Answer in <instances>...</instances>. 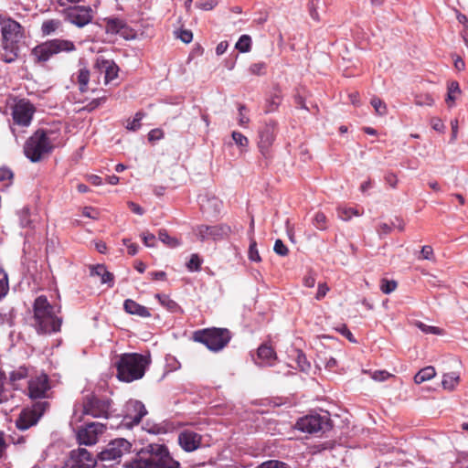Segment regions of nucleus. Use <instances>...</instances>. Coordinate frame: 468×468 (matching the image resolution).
I'll use <instances>...</instances> for the list:
<instances>
[{
	"label": "nucleus",
	"instance_id": "58",
	"mask_svg": "<svg viewBox=\"0 0 468 468\" xmlns=\"http://www.w3.org/2000/svg\"><path fill=\"white\" fill-rule=\"evenodd\" d=\"M420 259L432 261L434 259L433 250L431 246H423L420 250Z\"/></svg>",
	"mask_w": 468,
	"mask_h": 468
},
{
	"label": "nucleus",
	"instance_id": "40",
	"mask_svg": "<svg viewBox=\"0 0 468 468\" xmlns=\"http://www.w3.org/2000/svg\"><path fill=\"white\" fill-rule=\"evenodd\" d=\"M370 103H371L372 107L374 108L377 114H378L380 116H384L387 114V112H388L387 105L382 100H380L378 97H374L371 99Z\"/></svg>",
	"mask_w": 468,
	"mask_h": 468
},
{
	"label": "nucleus",
	"instance_id": "54",
	"mask_svg": "<svg viewBox=\"0 0 468 468\" xmlns=\"http://www.w3.org/2000/svg\"><path fill=\"white\" fill-rule=\"evenodd\" d=\"M144 244L146 247L154 248L156 245V238L154 234L144 232L141 235Z\"/></svg>",
	"mask_w": 468,
	"mask_h": 468
},
{
	"label": "nucleus",
	"instance_id": "49",
	"mask_svg": "<svg viewBox=\"0 0 468 468\" xmlns=\"http://www.w3.org/2000/svg\"><path fill=\"white\" fill-rule=\"evenodd\" d=\"M231 137H232L233 141L235 142V144L238 146H239L241 149L246 148L249 144L248 138L239 132H236V131L232 132Z\"/></svg>",
	"mask_w": 468,
	"mask_h": 468
},
{
	"label": "nucleus",
	"instance_id": "43",
	"mask_svg": "<svg viewBox=\"0 0 468 468\" xmlns=\"http://www.w3.org/2000/svg\"><path fill=\"white\" fill-rule=\"evenodd\" d=\"M239 117H238V122L240 126L246 127L248 123L250 122V118L248 116V109L245 105L239 104Z\"/></svg>",
	"mask_w": 468,
	"mask_h": 468
},
{
	"label": "nucleus",
	"instance_id": "9",
	"mask_svg": "<svg viewBox=\"0 0 468 468\" xmlns=\"http://www.w3.org/2000/svg\"><path fill=\"white\" fill-rule=\"evenodd\" d=\"M295 428L305 433H316L318 431H326L331 429L330 419L327 415L311 414L300 418Z\"/></svg>",
	"mask_w": 468,
	"mask_h": 468
},
{
	"label": "nucleus",
	"instance_id": "53",
	"mask_svg": "<svg viewBox=\"0 0 468 468\" xmlns=\"http://www.w3.org/2000/svg\"><path fill=\"white\" fill-rule=\"evenodd\" d=\"M320 362L324 366V367L328 370H335V368L337 367V361L333 356H324L319 357Z\"/></svg>",
	"mask_w": 468,
	"mask_h": 468
},
{
	"label": "nucleus",
	"instance_id": "16",
	"mask_svg": "<svg viewBox=\"0 0 468 468\" xmlns=\"http://www.w3.org/2000/svg\"><path fill=\"white\" fill-rule=\"evenodd\" d=\"M111 402L109 399H101L97 397L87 399L83 405V413L93 418L109 417Z\"/></svg>",
	"mask_w": 468,
	"mask_h": 468
},
{
	"label": "nucleus",
	"instance_id": "18",
	"mask_svg": "<svg viewBox=\"0 0 468 468\" xmlns=\"http://www.w3.org/2000/svg\"><path fill=\"white\" fill-rule=\"evenodd\" d=\"M277 123L270 121L259 132L258 146L261 154L265 157L269 155V151L272 145L276 135Z\"/></svg>",
	"mask_w": 468,
	"mask_h": 468
},
{
	"label": "nucleus",
	"instance_id": "26",
	"mask_svg": "<svg viewBox=\"0 0 468 468\" xmlns=\"http://www.w3.org/2000/svg\"><path fill=\"white\" fill-rule=\"evenodd\" d=\"M90 273V276L100 277L102 284H109V286H112L113 275L106 270L104 265L98 264L96 266H91Z\"/></svg>",
	"mask_w": 468,
	"mask_h": 468
},
{
	"label": "nucleus",
	"instance_id": "52",
	"mask_svg": "<svg viewBox=\"0 0 468 468\" xmlns=\"http://www.w3.org/2000/svg\"><path fill=\"white\" fill-rule=\"evenodd\" d=\"M296 361H297L299 368L302 371H307L310 369V367H311L310 363L307 361L305 355L300 350L297 351Z\"/></svg>",
	"mask_w": 468,
	"mask_h": 468
},
{
	"label": "nucleus",
	"instance_id": "7",
	"mask_svg": "<svg viewBox=\"0 0 468 468\" xmlns=\"http://www.w3.org/2000/svg\"><path fill=\"white\" fill-rule=\"evenodd\" d=\"M35 112V106L27 99H19L15 102L12 107L13 124L10 125V129L16 138L17 137L16 126L28 127Z\"/></svg>",
	"mask_w": 468,
	"mask_h": 468
},
{
	"label": "nucleus",
	"instance_id": "36",
	"mask_svg": "<svg viewBox=\"0 0 468 468\" xmlns=\"http://www.w3.org/2000/svg\"><path fill=\"white\" fill-rule=\"evenodd\" d=\"M235 48L242 53L249 52L251 48V37L249 35H242L237 41Z\"/></svg>",
	"mask_w": 468,
	"mask_h": 468
},
{
	"label": "nucleus",
	"instance_id": "47",
	"mask_svg": "<svg viewBox=\"0 0 468 468\" xmlns=\"http://www.w3.org/2000/svg\"><path fill=\"white\" fill-rule=\"evenodd\" d=\"M397 286V282H395L394 280L389 281L387 279H382L380 290L383 293L389 294L396 290Z\"/></svg>",
	"mask_w": 468,
	"mask_h": 468
},
{
	"label": "nucleus",
	"instance_id": "8",
	"mask_svg": "<svg viewBox=\"0 0 468 468\" xmlns=\"http://www.w3.org/2000/svg\"><path fill=\"white\" fill-rule=\"evenodd\" d=\"M107 430V425L98 421L85 423L76 431L77 441L80 445L92 446L99 441Z\"/></svg>",
	"mask_w": 468,
	"mask_h": 468
},
{
	"label": "nucleus",
	"instance_id": "39",
	"mask_svg": "<svg viewBox=\"0 0 468 468\" xmlns=\"http://www.w3.org/2000/svg\"><path fill=\"white\" fill-rule=\"evenodd\" d=\"M313 225L317 229L325 230L328 227L326 216L321 211L316 212L313 218Z\"/></svg>",
	"mask_w": 468,
	"mask_h": 468
},
{
	"label": "nucleus",
	"instance_id": "37",
	"mask_svg": "<svg viewBox=\"0 0 468 468\" xmlns=\"http://www.w3.org/2000/svg\"><path fill=\"white\" fill-rule=\"evenodd\" d=\"M337 214L338 218L345 221L351 219L353 216L359 217L361 215L357 209L353 207H338Z\"/></svg>",
	"mask_w": 468,
	"mask_h": 468
},
{
	"label": "nucleus",
	"instance_id": "42",
	"mask_svg": "<svg viewBox=\"0 0 468 468\" xmlns=\"http://www.w3.org/2000/svg\"><path fill=\"white\" fill-rule=\"evenodd\" d=\"M248 257L251 261L260 262L261 261L259 250L257 249V243L252 238L250 239V242Z\"/></svg>",
	"mask_w": 468,
	"mask_h": 468
},
{
	"label": "nucleus",
	"instance_id": "30",
	"mask_svg": "<svg viewBox=\"0 0 468 468\" xmlns=\"http://www.w3.org/2000/svg\"><path fill=\"white\" fill-rule=\"evenodd\" d=\"M461 94V88L457 81L452 80L447 86V97L446 103L449 107H452L457 99L458 95Z\"/></svg>",
	"mask_w": 468,
	"mask_h": 468
},
{
	"label": "nucleus",
	"instance_id": "61",
	"mask_svg": "<svg viewBox=\"0 0 468 468\" xmlns=\"http://www.w3.org/2000/svg\"><path fill=\"white\" fill-rule=\"evenodd\" d=\"M123 244L127 247L128 253L131 256L135 255L138 252V246L135 243H132L129 239H122Z\"/></svg>",
	"mask_w": 468,
	"mask_h": 468
},
{
	"label": "nucleus",
	"instance_id": "25",
	"mask_svg": "<svg viewBox=\"0 0 468 468\" xmlns=\"http://www.w3.org/2000/svg\"><path fill=\"white\" fill-rule=\"evenodd\" d=\"M3 52L1 53V58L6 62H14L18 56L17 43L15 42H3Z\"/></svg>",
	"mask_w": 468,
	"mask_h": 468
},
{
	"label": "nucleus",
	"instance_id": "62",
	"mask_svg": "<svg viewBox=\"0 0 468 468\" xmlns=\"http://www.w3.org/2000/svg\"><path fill=\"white\" fill-rule=\"evenodd\" d=\"M328 291L329 287L326 285V283H319L315 299L318 301L323 299L326 295Z\"/></svg>",
	"mask_w": 468,
	"mask_h": 468
},
{
	"label": "nucleus",
	"instance_id": "1",
	"mask_svg": "<svg viewBox=\"0 0 468 468\" xmlns=\"http://www.w3.org/2000/svg\"><path fill=\"white\" fill-rule=\"evenodd\" d=\"M61 144L59 130L37 129L24 144V154L33 163H37L48 156Z\"/></svg>",
	"mask_w": 468,
	"mask_h": 468
},
{
	"label": "nucleus",
	"instance_id": "3",
	"mask_svg": "<svg viewBox=\"0 0 468 468\" xmlns=\"http://www.w3.org/2000/svg\"><path fill=\"white\" fill-rule=\"evenodd\" d=\"M151 360L149 356L138 353H125L117 357L114 365L117 378L122 382H133L141 379Z\"/></svg>",
	"mask_w": 468,
	"mask_h": 468
},
{
	"label": "nucleus",
	"instance_id": "19",
	"mask_svg": "<svg viewBox=\"0 0 468 468\" xmlns=\"http://www.w3.org/2000/svg\"><path fill=\"white\" fill-rule=\"evenodd\" d=\"M49 389L48 377L45 373L37 374L28 381V394L31 399L46 398Z\"/></svg>",
	"mask_w": 468,
	"mask_h": 468
},
{
	"label": "nucleus",
	"instance_id": "57",
	"mask_svg": "<svg viewBox=\"0 0 468 468\" xmlns=\"http://www.w3.org/2000/svg\"><path fill=\"white\" fill-rule=\"evenodd\" d=\"M217 5V0H201L197 3V6L205 11L212 10Z\"/></svg>",
	"mask_w": 468,
	"mask_h": 468
},
{
	"label": "nucleus",
	"instance_id": "23",
	"mask_svg": "<svg viewBox=\"0 0 468 468\" xmlns=\"http://www.w3.org/2000/svg\"><path fill=\"white\" fill-rule=\"evenodd\" d=\"M123 309L126 313L139 317L146 318L151 316V313L148 308L139 304L132 299H126L124 301Z\"/></svg>",
	"mask_w": 468,
	"mask_h": 468
},
{
	"label": "nucleus",
	"instance_id": "59",
	"mask_svg": "<svg viewBox=\"0 0 468 468\" xmlns=\"http://www.w3.org/2000/svg\"><path fill=\"white\" fill-rule=\"evenodd\" d=\"M13 172L7 168V167H1L0 168V182H5L8 183L11 182L13 178Z\"/></svg>",
	"mask_w": 468,
	"mask_h": 468
},
{
	"label": "nucleus",
	"instance_id": "12",
	"mask_svg": "<svg viewBox=\"0 0 468 468\" xmlns=\"http://www.w3.org/2000/svg\"><path fill=\"white\" fill-rule=\"evenodd\" d=\"M146 414L147 410L142 401L129 399L124 405L122 423L126 428H133L138 425Z\"/></svg>",
	"mask_w": 468,
	"mask_h": 468
},
{
	"label": "nucleus",
	"instance_id": "35",
	"mask_svg": "<svg viewBox=\"0 0 468 468\" xmlns=\"http://www.w3.org/2000/svg\"><path fill=\"white\" fill-rule=\"evenodd\" d=\"M282 102V96L279 91H275L267 101L266 112L276 111Z\"/></svg>",
	"mask_w": 468,
	"mask_h": 468
},
{
	"label": "nucleus",
	"instance_id": "20",
	"mask_svg": "<svg viewBox=\"0 0 468 468\" xmlns=\"http://www.w3.org/2000/svg\"><path fill=\"white\" fill-rule=\"evenodd\" d=\"M177 441L182 450L186 452H193L201 447L202 435L186 429L178 433Z\"/></svg>",
	"mask_w": 468,
	"mask_h": 468
},
{
	"label": "nucleus",
	"instance_id": "6",
	"mask_svg": "<svg viewBox=\"0 0 468 468\" xmlns=\"http://www.w3.org/2000/svg\"><path fill=\"white\" fill-rule=\"evenodd\" d=\"M230 333L223 328H207L197 331L194 334V340L204 344L211 351L223 349L230 341Z\"/></svg>",
	"mask_w": 468,
	"mask_h": 468
},
{
	"label": "nucleus",
	"instance_id": "15",
	"mask_svg": "<svg viewBox=\"0 0 468 468\" xmlns=\"http://www.w3.org/2000/svg\"><path fill=\"white\" fill-rule=\"evenodd\" d=\"M194 231L201 241H205L209 239L213 240H220L229 235L231 229L226 224L215 226L199 225L197 226Z\"/></svg>",
	"mask_w": 468,
	"mask_h": 468
},
{
	"label": "nucleus",
	"instance_id": "14",
	"mask_svg": "<svg viewBox=\"0 0 468 468\" xmlns=\"http://www.w3.org/2000/svg\"><path fill=\"white\" fill-rule=\"evenodd\" d=\"M95 464L96 460L90 452L78 448L70 451L62 468H93Z\"/></svg>",
	"mask_w": 468,
	"mask_h": 468
},
{
	"label": "nucleus",
	"instance_id": "51",
	"mask_svg": "<svg viewBox=\"0 0 468 468\" xmlns=\"http://www.w3.org/2000/svg\"><path fill=\"white\" fill-rule=\"evenodd\" d=\"M202 260L197 254H192L190 260L186 263V267L190 271H197L200 270Z\"/></svg>",
	"mask_w": 468,
	"mask_h": 468
},
{
	"label": "nucleus",
	"instance_id": "2",
	"mask_svg": "<svg viewBox=\"0 0 468 468\" xmlns=\"http://www.w3.org/2000/svg\"><path fill=\"white\" fill-rule=\"evenodd\" d=\"M60 307L52 305L45 295L37 297L33 303V323L37 334H51L60 330L62 320L58 316Z\"/></svg>",
	"mask_w": 468,
	"mask_h": 468
},
{
	"label": "nucleus",
	"instance_id": "41",
	"mask_svg": "<svg viewBox=\"0 0 468 468\" xmlns=\"http://www.w3.org/2000/svg\"><path fill=\"white\" fill-rule=\"evenodd\" d=\"M8 291L9 284L7 274L0 268V300L7 294Z\"/></svg>",
	"mask_w": 468,
	"mask_h": 468
},
{
	"label": "nucleus",
	"instance_id": "28",
	"mask_svg": "<svg viewBox=\"0 0 468 468\" xmlns=\"http://www.w3.org/2000/svg\"><path fill=\"white\" fill-rule=\"evenodd\" d=\"M257 356L261 360V365L262 366L271 365L276 358L275 352L267 345H261L258 348Z\"/></svg>",
	"mask_w": 468,
	"mask_h": 468
},
{
	"label": "nucleus",
	"instance_id": "11",
	"mask_svg": "<svg viewBox=\"0 0 468 468\" xmlns=\"http://www.w3.org/2000/svg\"><path fill=\"white\" fill-rule=\"evenodd\" d=\"M65 21L76 26L83 27L90 24L93 18V11L90 6L70 5L62 10Z\"/></svg>",
	"mask_w": 468,
	"mask_h": 468
},
{
	"label": "nucleus",
	"instance_id": "32",
	"mask_svg": "<svg viewBox=\"0 0 468 468\" xmlns=\"http://www.w3.org/2000/svg\"><path fill=\"white\" fill-rule=\"evenodd\" d=\"M146 425L145 430L153 434H165L174 429V426L168 422L156 423L151 426L147 423Z\"/></svg>",
	"mask_w": 468,
	"mask_h": 468
},
{
	"label": "nucleus",
	"instance_id": "22",
	"mask_svg": "<svg viewBox=\"0 0 468 468\" xmlns=\"http://www.w3.org/2000/svg\"><path fill=\"white\" fill-rule=\"evenodd\" d=\"M96 66L101 72H104L105 83L117 78L119 68L113 60L98 58Z\"/></svg>",
	"mask_w": 468,
	"mask_h": 468
},
{
	"label": "nucleus",
	"instance_id": "44",
	"mask_svg": "<svg viewBox=\"0 0 468 468\" xmlns=\"http://www.w3.org/2000/svg\"><path fill=\"white\" fill-rule=\"evenodd\" d=\"M144 117V113L142 112H138L135 113L133 119L132 121H128L126 128L130 131H137L141 127V121Z\"/></svg>",
	"mask_w": 468,
	"mask_h": 468
},
{
	"label": "nucleus",
	"instance_id": "46",
	"mask_svg": "<svg viewBox=\"0 0 468 468\" xmlns=\"http://www.w3.org/2000/svg\"><path fill=\"white\" fill-rule=\"evenodd\" d=\"M417 326H418V328H420V330L421 332H423L425 334H432V335H441L443 334L442 329L436 327V326L428 325L422 322H418Z\"/></svg>",
	"mask_w": 468,
	"mask_h": 468
},
{
	"label": "nucleus",
	"instance_id": "60",
	"mask_svg": "<svg viewBox=\"0 0 468 468\" xmlns=\"http://www.w3.org/2000/svg\"><path fill=\"white\" fill-rule=\"evenodd\" d=\"M163 137H164V132L158 128L151 130L148 133V140L150 142L161 140Z\"/></svg>",
	"mask_w": 468,
	"mask_h": 468
},
{
	"label": "nucleus",
	"instance_id": "29",
	"mask_svg": "<svg viewBox=\"0 0 468 468\" xmlns=\"http://www.w3.org/2000/svg\"><path fill=\"white\" fill-rule=\"evenodd\" d=\"M155 298L158 300L160 304L165 307L166 310L172 313H178L181 312V307L178 305V303L171 299L166 294L157 293L155 294Z\"/></svg>",
	"mask_w": 468,
	"mask_h": 468
},
{
	"label": "nucleus",
	"instance_id": "56",
	"mask_svg": "<svg viewBox=\"0 0 468 468\" xmlns=\"http://www.w3.org/2000/svg\"><path fill=\"white\" fill-rule=\"evenodd\" d=\"M273 250L280 256H286L289 252L288 248L281 239H276L273 247Z\"/></svg>",
	"mask_w": 468,
	"mask_h": 468
},
{
	"label": "nucleus",
	"instance_id": "5",
	"mask_svg": "<svg viewBox=\"0 0 468 468\" xmlns=\"http://www.w3.org/2000/svg\"><path fill=\"white\" fill-rule=\"evenodd\" d=\"M74 50H76V46L73 41L63 38H53L37 45L31 50V57L35 63L44 64L55 55L63 52L69 53Z\"/></svg>",
	"mask_w": 468,
	"mask_h": 468
},
{
	"label": "nucleus",
	"instance_id": "31",
	"mask_svg": "<svg viewBox=\"0 0 468 468\" xmlns=\"http://www.w3.org/2000/svg\"><path fill=\"white\" fill-rule=\"evenodd\" d=\"M436 375L435 368L433 367H426L420 369L415 376L414 381L416 384H421L434 378Z\"/></svg>",
	"mask_w": 468,
	"mask_h": 468
},
{
	"label": "nucleus",
	"instance_id": "24",
	"mask_svg": "<svg viewBox=\"0 0 468 468\" xmlns=\"http://www.w3.org/2000/svg\"><path fill=\"white\" fill-rule=\"evenodd\" d=\"M42 36H50L63 32V23L59 19H47L43 21L41 27Z\"/></svg>",
	"mask_w": 468,
	"mask_h": 468
},
{
	"label": "nucleus",
	"instance_id": "4",
	"mask_svg": "<svg viewBox=\"0 0 468 468\" xmlns=\"http://www.w3.org/2000/svg\"><path fill=\"white\" fill-rule=\"evenodd\" d=\"M149 456L137 458L124 464V468H181L178 461L175 460L164 444H150Z\"/></svg>",
	"mask_w": 468,
	"mask_h": 468
},
{
	"label": "nucleus",
	"instance_id": "21",
	"mask_svg": "<svg viewBox=\"0 0 468 468\" xmlns=\"http://www.w3.org/2000/svg\"><path fill=\"white\" fill-rule=\"evenodd\" d=\"M198 203L202 212L210 217L219 214L222 208V201L214 196L201 195Z\"/></svg>",
	"mask_w": 468,
	"mask_h": 468
},
{
	"label": "nucleus",
	"instance_id": "45",
	"mask_svg": "<svg viewBox=\"0 0 468 468\" xmlns=\"http://www.w3.org/2000/svg\"><path fill=\"white\" fill-rule=\"evenodd\" d=\"M27 375H28L27 368L25 367H20L17 369L13 370L10 373L9 378H10L11 382L15 383L18 380L26 378L27 377Z\"/></svg>",
	"mask_w": 468,
	"mask_h": 468
},
{
	"label": "nucleus",
	"instance_id": "34",
	"mask_svg": "<svg viewBox=\"0 0 468 468\" xmlns=\"http://www.w3.org/2000/svg\"><path fill=\"white\" fill-rule=\"evenodd\" d=\"M158 237L169 248L174 249L180 245V241L176 238L169 236L165 229L159 230Z\"/></svg>",
	"mask_w": 468,
	"mask_h": 468
},
{
	"label": "nucleus",
	"instance_id": "63",
	"mask_svg": "<svg viewBox=\"0 0 468 468\" xmlns=\"http://www.w3.org/2000/svg\"><path fill=\"white\" fill-rule=\"evenodd\" d=\"M431 124L432 129H434L435 131L439 133L444 132L445 126L440 118H432L431 121Z\"/></svg>",
	"mask_w": 468,
	"mask_h": 468
},
{
	"label": "nucleus",
	"instance_id": "64",
	"mask_svg": "<svg viewBox=\"0 0 468 468\" xmlns=\"http://www.w3.org/2000/svg\"><path fill=\"white\" fill-rule=\"evenodd\" d=\"M128 207L134 214H137L139 216H142L144 213V208L133 201L128 202Z\"/></svg>",
	"mask_w": 468,
	"mask_h": 468
},
{
	"label": "nucleus",
	"instance_id": "48",
	"mask_svg": "<svg viewBox=\"0 0 468 468\" xmlns=\"http://www.w3.org/2000/svg\"><path fill=\"white\" fill-rule=\"evenodd\" d=\"M256 468H290V466L282 461L269 460L261 463Z\"/></svg>",
	"mask_w": 468,
	"mask_h": 468
},
{
	"label": "nucleus",
	"instance_id": "10",
	"mask_svg": "<svg viewBox=\"0 0 468 468\" xmlns=\"http://www.w3.org/2000/svg\"><path fill=\"white\" fill-rule=\"evenodd\" d=\"M48 407V401H37L33 404L31 409L23 410L16 421V427L21 431H26L37 424Z\"/></svg>",
	"mask_w": 468,
	"mask_h": 468
},
{
	"label": "nucleus",
	"instance_id": "50",
	"mask_svg": "<svg viewBox=\"0 0 468 468\" xmlns=\"http://www.w3.org/2000/svg\"><path fill=\"white\" fill-rule=\"evenodd\" d=\"M414 101L418 106H432L434 104V100L430 94L417 95Z\"/></svg>",
	"mask_w": 468,
	"mask_h": 468
},
{
	"label": "nucleus",
	"instance_id": "33",
	"mask_svg": "<svg viewBox=\"0 0 468 468\" xmlns=\"http://www.w3.org/2000/svg\"><path fill=\"white\" fill-rule=\"evenodd\" d=\"M460 380V376L455 372H450L443 375L442 378V387L448 390H453L455 387L458 385Z\"/></svg>",
	"mask_w": 468,
	"mask_h": 468
},
{
	"label": "nucleus",
	"instance_id": "55",
	"mask_svg": "<svg viewBox=\"0 0 468 468\" xmlns=\"http://www.w3.org/2000/svg\"><path fill=\"white\" fill-rule=\"evenodd\" d=\"M266 64L264 62H257L250 67V71L254 75H263L265 73Z\"/></svg>",
	"mask_w": 468,
	"mask_h": 468
},
{
	"label": "nucleus",
	"instance_id": "38",
	"mask_svg": "<svg viewBox=\"0 0 468 468\" xmlns=\"http://www.w3.org/2000/svg\"><path fill=\"white\" fill-rule=\"evenodd\" d=\"M77 80L80 86V90L82 92L85 91L90 80V71L87 69H80L78 71Z\"/></svg>",
	"mask_w": 468,
	"mask_h": 468
},
{
	"label": "nucleus",
	"instance_id": "13",
	"mask_svg": "<svg viewBox=\"0 0 468 468\" xmlns=\"http://www.w3.org/2000/svg\"><path fill=\"white\" fill-rule=\"evenodd\" d=\"M132 444L123 438L110 441L104 450L99 453V459L102 462L118 461L122 455L131 452Z\"/></svg>",
	"mask_w": 468,
	"mask_h": 468
},
{
	"label": "nucleus",
	"instance_id": "17",
	"mask_svg": "<svg viewBox=\"0 0 468 468\" xmlns=\"http://www.w3.org/2000/svg\"><path fill=\"white\" fill-rule=\"evenodd\" d=\"M0 26L3 42L17 43L23 36L21 25L11 17L0 15Z\"/></svg>",
	"mask_w": 468,
	"mask_h": 468
},
{
	"label": "nucleus",
	"instance_id": "27",
	"mask_svg": "<svg viewBox=\"0 0 468 468\" xmlns=\"http://www.w3.org/2000/svg\"><path fill=\"white\" fill-rule=\"evenodd\" d=\"M105 31L108 34H118L126 27V22L119 17H106L104 18Z\"/></svg>",
	"mask_w": 468,
	"mask_h": 468
}]
</instances>
